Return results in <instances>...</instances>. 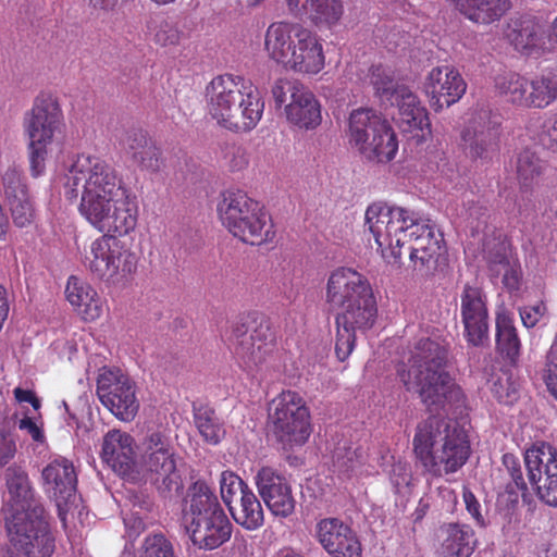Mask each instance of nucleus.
<instances>
[{"instance_id": "f257e3e1", "label": "nucleus", "mask_w": 557, "mask_h": 557, "mask_svg": "<svg viewBox=\"0 0 557 557\" xmlns=\"http://www.w3.org/2000/svg\"><path fill=\"white\" fill-rule=\"evenodd\" d=\"M64 190L67 199L81 195L79 213L102 233L85 256L89 271L107 283L133 273L137 256L116 236L135 230L138 205L115 169L100 157L78 154L65 175Z\"/></svg>"}, {"instance_id": "f03ea898", "label": "nucleus", "mask_w": 557, "mask_h": 557, "mask_svg": "<svg viewBox=\"0 0 557 557\" xmlns=\"http://www.w3.org/2000/svg\"><path fill=\"white\" fill-rule=\"evenodd\" d=\"M366 225L388 263H400L401 249L407 244L410 261L420 271L435 269L445 252L443 235L436 232L430 219L416 211L372 203L366 211Z\"/></svg>"}, {"instance_id": "7ed1b4c3", "label": "nucleus", "mask_w": 557, "mask_h": 557, "mask_svg": "<svg viewBox=\"0 0 557 557\" xmlns=\"http://www.w3.org/2000/svg\"><path fill=\"white\" fill-rule=\"evenodd\" d=\"M206 99L209 116L232 133L251 132L264 111L259 89L240 75L215 76L206 87Z\"/></svg>"}, {"instance_id": "20e7f679", "label": "nucleus", "mask_w": 557, "mask_h": 557, "mask_svg": "<svg viewBox=\"0 0 557 557\" xmlns=\"http://www.w3.org/2000/svg\"><path fill=\"white\" fill-rule=\"evenodd\" d=\"M412 450L423 474L442 478L458 472L471 455L467 433L456 422L430 417L418 424Z\"/></svg>"}, {"instance_id": "39448f33", "label": "nucleus", "mask_w": 557, "mask_h": 557, "mask_svg": "<svg viewBox=\"0 0 557 557\" xmlns=\"http://www.w3.org/2000/svg\"><path fill=\"white\" fill-rule=\"evenodd\" d=\"M448 349L442 343L421 338L412 352L409 369H398V376L408 392L419 394L429 407L444 406L458 401L462 396L461 388L445 371Z\"/></svg>"}, {"instance_id": "423d86ee", "label": "nucleus", "mask_w": 557, "mask_h": 557, "mask_svg": "<svg viewBox=\"0 0 557 557\" xmlns=\"http://www.w3.org/2000/svg\"><path fill=\"white\" fill-rule=\"evenodd\" d=\"M264 49L271 60L301 75H317L325 66L321 38L298 23L274 22L267 28Z\"/></svg>"}, {"instance_id": "0eeeda50", "label": "nucleus", "mask_w": 557, "mask_h": 557, "mask_svg": "<svg viewBox=\"0 0 557 557\" xmlns=\"http://www.w3.org/2000/svg\"><path fill=\"white\" fill-rule=\"evenodd\" d=\"M222 225L228 233L251 246L272 243L276 236L274 223L265 207L243 190H227L218 205Z\"/></svg>"}, {"instance_id": "6e6552de", "label": "nucleus", "mask_w": 557, "mask_h": 557, "mask_svg": "<svg viewBox=\"0 0 557 557\" xmlns=\"http://www.w3.org/2000/svg\"><path fill=\"white\" fill-rule=\"evenodd\" d=\"M24 131L28 136V159L33 177L45 173L46 161L55 134L61 133L64 117L59 100L51 94L38 95L24 115Z\"/></svg>"}, {"instance_id": "1a4fd4ad", "label": "nucleus", "mask_w": 557, "mask_h": 557, "mask_svg": "<svg viewBox=\"0 0 557 557\" xmlns=\"http://www.w3.org/2000/svg\"><path fill=\"white\" fill-rule=\"evenodd\" d=\"M348 139L363 158L377 163L392 161L398 151L394 128L373 109L359 108L350 113Z\"/></svg>"}, {"instance_id": "9d476101", "label": "nucleus", "mask_w": 557, "mask_h": 557, "mask_svg": "<svg viewBox=\"0 0 557 557\" xmlns=\"http://www.w3.org/2000/svg\"><path fill=\"white\" fill-rule=\"evenodd\" d=\"M268 424L284 449L302 446L311 435V414L305 398L283 389L268 405Z\"/></svg>"}, {"instance_id": "9b49d317", "label": "nucleus", "mask_w": 557, "mask_h": 557, "mask_svg": "<svg viewBox=\"0 0 557 557\" xmlns=\"http://www.w3.org/2000/svg\"><path fill=\"white\" fill-rule=\"evenodd\" d=\"M9 541L24 557H51L55 536L44 506H36L25 516L4 521Z\"/></svg>"}, {"instance_id": "f8f14e48", "label": "nucleus", "mask_w": 557, "mask_h": 557, "mask_svg": "<svg viewBox=\"0 0 557 557\" xmlns=\"http://www.w3.org/2000/svg\"><path fill=\"white\" fill-rule=\"evenodd\" d=\"M141 462L158 492L166 497L182 487L177 455L170 437L161 431L148 433L141 443Z\"/></svg>"}, {"instance_id": "ddd939ff", "label": "nucleus", "mask_w": 557, "mask_h": 557, "mask_svg": "<svg viewBox=\"0 0 557 557\" xmlns=\"http://www.w3.org/2000/svg\"><path fill=\"white\" fill-rule=\"evenodd\" d=\"M339 309L335 315V355L343 362L354 351L357 335L374 326L379 309L373 290Z\"/></svg>"}, {"instance_id": "4468645a", "label": "nucleus", "mask_w": 557, "mask_h": 557, "mask_svg": "<svg viewBox=\"0 0 557 557\" xmlns=\"http://www.w3.org/2000/svg\"><path fill=\"white\" fill-rule=\"evenodd\" d=\"M228 343L239 364L247 371L267 362L276 346L275 336L267 320L260 321L252 330L242 321L234 322Z\"/></svg>"}, {"instance_id": "2eb2a0df", "label": "nucleus", "mask_w": 557, "mask_h": 557, "mask_svg": "<svg viewBox=\"0 0 557 557\" xmlns=\"http://www.w3.org/2000/svg\"><path fill=\"white\" fill-rule=\"evenodd\" d=\"M502 124L490 111L471 114L460 133V146L471 160L491 161L500 150Z\"/></svg>"}, {"instance_id": "dca6fc26", "label": "nucleus", "mask_w": 557, "mask_h": 557, "mask_svg": "<svg viewBox=\"0 0 557 557\" xmlns=\"http://www.w3.org/2000/svg\"><path fill=\"white\" fill-rule=\"evenodd\" d=\"M97 395L121 421H132L139 409L135 383L120 369H102L97 379Z\"/></svg>"}, {"instance_id": "f3484780", "label": "nucleus", "mask_w": 557, "mask_h": 557, "mask_svg": "<svg viewBox=\"0 0 557 557\" xmlns=\"http://www.w3.org/2000/svg\"><path fill=\"white\" fill-rule=\"evenodd\" d=\"M530 483L539 497L557 507V450L547 443L528 449L524 457Z\"/></svg>"}, {"instance_id": "a211bd4d", "label": "nucleus", "mask_w": 557, "mask_h": 557, "mask_svg": "<svg viewBox=\"0 0 557 557\" xmlns=\"http://www.w3.org/2000/svg\"><path fill=\"white\" fill-rule=\"evenodd\" d=\"M460 317L468 345L483 346L490 339L487 297L479 286L466 284L460 294Z\"/></svg>"}, {"instance_id": "6ab92c4d", "label": "nucleus", "mask_w": 557, "mask_h": 557, "mask_svg": "<svg viewBox=\"0 0 557 557\" xmlns=\"http://www.w3.org/2000/svg\"><path fill=\"white\" fill-rule=\"evenodd\" d=\"M422 90L431 108L438 112L458 102L467 90L460 72L450 65L433 67L424 78Z\"/></svg>"}, {"instance_id": "aec40b11", "label": "nucleus", "mask_w": 557, "mask_h": 557, "mask_svg": "<svg viewBox=\"0 0 557 557\" xmlns=\"http://www.w3.org/2000/svg\"><path fill=\"white\" fill-rule=\"evenodd\" d=\"M44 488L54 499L58 517L66 522L67 505L75 499L77 474L72 461L59 457L51 460L41 472Z\"/></svg>"}, {"instance_id": "412c9836", "label": "nucleus", "mask_w": 557, "mask_h": 557, "mask_svg": "<svg viewBox=\"0 0 557 557\" xmlns=\"http://www.w3.org/2000/svg\"><path fill=\"white\" fill-rule=\"evenodd\" d=\"M392 103L398 108L396 123L399 129L417 145L431 136V122L426 108L419 97L406 86L396 89Z\"/></svg>"}, {"instance_id": "4be33fe9", "label": "nucleus", "mask_w": 557, "mask_h": 557, "mask_svg": "<svg viewBox=\"0 0 557 557\" xmlns=\"http://www.w3.org/2000/svg\"><path fill=\"white\" fill-rule=\"evenodd\" d=\"M5 491L2 498L1 515L3 520L25 516L36 506H42L34 496L27 472L20 466L12 465L4 472Z\"/></svg>"}, {"instance_id": "5701e85b", "label": "nucleus", "mask_w": 557, "mask_h": 557, "mask_svg": "<svg viewBox=\"0 0 557 557\" xmlns=\"http://www.w3.org/2000/svg\"><path fill=\"white\" fill-rule=\"evenodd\" d=\"M314 537L331 557H361L357 533L338 518H323L314 528Z\"/></svg>"}, {"instance_id": "b1692460", "label": "nucleus", "mask_w": 557, "mask_h": 557, "mask_svg": "<svg viewBox=\"0 0 557 557\" xmlns=\"http://www.w3.org/2000/svg\"><path fill=\"white\" fill-rule=\"evenodd\" d=\"M256 485L269 510L287 518L295 511L296 499L287 479L271 467H262L256 474Z\"/></svg>"}, {"instance_id": "393cba45", "label": "nucleus", "mask_w": 557, "mask_h": 557, "mask_svg": "<svg viewBox=\"0 0 557 557\" xmlns=\"http://www.w3.org/2000/svg\"><path fill=\"white\" fill-rule=\"evenodd\" d=\"M372 290L369 280L363 274L352 268L339 267L327 277L325 302L333 309H339Z\"/></svg>"}, {"instance_id": "a878e982", "label": "nucleus", "mask_w": 557, "mask_h": 557, "mask_svg": "<svg viewBox=\"0 0 557 557\" xmlns=\"http://www.w3.org/2000/svg\"><path fill=\"white\" fill-rule=\"evenodd\" d=\"M100 457L120 476L134 478L136 450L135 440L129 433L110 430L103 436Z\"/></svg>"}, {"instance_id": "bb28decb", "label": "nucleus", "mask_w": 557, "mask_h": 557, "mask_svg": "<svg viewBox=\"0 0 557 557\" xmlns=\"http://www.w3.org/2000/svg\"><path fill=\"white\" fill-rule=\"evenodd\" d=\"M4 200L16 227L24 228L35 222L36 212L22 172L9 168L2 175Z\"/></svg>"}, {"instance_id": "cd10ccee", "label": "nucleus", "mask_w": 557, "mask_h": 557, "mask_svg": "<svg viewBox=\"0 0 557 557\" xmlns=\"http://www.w3.org/2000/svg\"><path fill=\"white\" fill-rule=\"evenodd\" d=\"M186 531L195 546L212 550L230 541L233 525L225 511L222 510L201 519L189 520Z\"/></svg>"}, {"instance_id": "c85d7f7f", "label": "nucleus", "mask_w": 557, "mask_h": 557, "mask_svg": "<svg viewBox=\"0 0 557 557\" xmlns=\"http://www.w3.org/2000/svg\"><path fill=\"white\" fill-rule=\"evenodd\" d=\"M290 13L296 17L306 16L317 27L332 28L344 15L342 0H286Z\"/></svg>"}, {"instance_id": "c756f323", "label": "nucleus", "mask_w": 557, "mask_h": 557, "mask_svg": "<svg viewBox=\"0 0 557 557\" xmlns=\"http://www.w3.org/2000/svg\"><path fill=\"white\" fill-rule=\"evenodd\" d=\"M284 107L287 122L301 131H313L322 122L321 103L308 88L297 90Z\"/></svg>"}, {"instance_id": "7c9ffc66", "label": "nucleus", "mask_w": 557, "mask_h": 557, "mask_svg": "<svg viewBox=\"0 0 557 557\" xmlns=\"http://www.w3.org/2000/svg\"><path fill=\"white\" fill-rule=\"evenodd\" d=\"M65 297L86 322L96 321L103 313V299L91 285L77 276L72 275L67 278Z\"/></svg>"}, {"instance_id": "2f4dec72", "label": "nucleus", "mask_w": 557, "mask_h": 557, "mask_svg": "<svg viewBox=\"0 0 557 557\" xmlns=\"http://www.w3.org/2000/svg\"><path fill=\"white\" fill-rule=\"evenodd\" d=\"M122 145L125 154L140 170L152 173L160 170L162 163L160 149L143 129L126 132Z\"/></svg>"}, {"instance_id": "473e14b6", "label": "nucleus", "mask_w": 557, "mask_h": 557, "mask_svg": "<svg viewBox=\"0 0 557 557\" xmlns=\"http://www.w3.org/2000/svg\"><path fill=\"white\" fill-rule=\"evenodd\" d=\"M475 546V533L470 525L447 523L441 528L438 557H470Z\"/></svg>"}, {"instance_id": "72a5a7b5", "label": "nucleus", "mask_w": 557, "mask_h": 557, "mask_svg": "<svg viewBox=\"0 0 557 557\" xmlns=\"http://www.w3.org/2000/svg\"><path fill=\"white\" fill-rule=\"evenodd\" d=\"M222 510L218 496L207 482L198 480L189 486L184 508L186 524L189 520L201 519Z\"/></svg>"}, {"instance_id": "f704fd0d", "label": "nucleus", "mask_w": 557, "mask_h": 557, "mask_svg": "<svg viewBox=\"0 0 557 557\" xmlns=\"http://www.w3.org/2000/svg\"><path fill=\"white\" fill-rule=\"evenodd\" d=\"M469 21L490 25L499 21L511 8L510 0H449Z\"/></svg>"}, {"instance_id": "c9c22d12", "label": "nucleus", "mask_w": 557, "mask_h": 557, "mask_svg": "<svg viewBox=\"0 0 557 557\" xmlns=\"http://www.w3.org/2000/svg\"><path fill=\"white\" fill-rule=\"evenodd\" d=\"M496 350L510 366H517L521 355V341L512 315L502 310L496 313Z\"/></svg>"}, {"instance_id": "e433bc0d", "label": "nucleus", "mask_w": 557, "mask_h": 557, "mask_svg": "<svg viewBox=\"0 0 557 557\" xmlns=\"http://www.w3.org/2000/svg\"><path fill=\"white\" fill-rule=\"evenodd\" d=\"M498 95L509 104L531 109L532 79L519 73H508L495 81Z\"/></svg>"}, {"instance_id": "4c0bfd02", "label": "nucleus", "mask_w": 557, "mask_h": 557, "mask_svg": "<svg viewBox=\"0 0 557 557\" xmlns=\"http://www.w3.org/2000/svg\"><path fill=\"white\" fill-rule=\"evenodd\" d=\"M234 521L246 530L253 531L263 525L264 511L257 495L246 491L238 499L237 505L228 508Z\"/></svg>"}, {"instance_id": "58836bf2", "label": "nucleus", "mask_w": 557, "mask_h": 557, "mask_svg": "<svg viewBox=\"0 0 557 557\" xmlns=\"http://www.w3.org/2000/svg\"><path fill=\"white\" fill-rule=\"evenodd\" d=\"M156 45L161 47L177 46L183 38L178 25L163 15L152 16L147 23Z\"/></svg>"}, {"instance_id": "ea45409f", "label": "nucleus", "mask_w": 557, "mask_h": 557, "mask_svg": "<svg viewBox=\"0 0 557 557\" xmlns=\"http://www.w3.org/2000/svg\"><path fill=\"white\" fill-rule=\"evenodd\" d=\"M557 100V75L532 78L531 108L545 109Z\"/></svg>"}, {"instance_id": "a19ab883", "label": "nucleus", "mask_w": 557, "mask_h": 557, "mask_svg": "<svg viewBox=\"0 0 557 557\" xmlns=\"http://www.w3.org/2000/svg\"><path fill=\"white\" fill-rule=\"evenodd\" d=\"M195 423L200 435L209 444L216 445L225 434L214 410L209 407H201L196 410Z\"/></svg>"}, {"instance_id": "79ce46f5", "label": "nucleus", "mask_w": 557, "mask_h": 557, "mask_svg": "<svg viewBox=\"0 0 557 557\" xmlns=\"http://www.w3.org/2000/svg\"><path fill=\"white\" fill-rule=\"evenodd\" d=\"M250 488L248 485L231 470H225L220 476V494L227 508L234 505V502Z\"/></svg>"}, {"instance_id": "37998d69", "label": "nucleus", "mask_w": 557, "mask_h": 557, "mask_svg": "<svg viewBox=\"0 0 557 557\" xmlns=\"http://www.w3.org/2000/svg\"><path fill=\"white\" fill-rule=\"evenodd\" d=\"M370 82L375 89V94L389 101L395 98L396 89L401 87L395 85L392 71L382 64L371 67Z\"/></svg>"}, {"instance_id": "c03bdc74", "label": "nucleus", "mask_w": 557, "mask_h": 557, "mask_svg": "<svg viewBox=\"0 0 557 557\" xmlns=\"http://www.w3.org/2000/svg\"><path fill=\"white\" fill-rule=\"evenodd\" d=\"M543 172L541 160L530 150H523L517 159V175L522 185L529 186Z\"/></svg>"}, {"instance_id": "a18cd8bd", "label": "nucleus", "mask_w": 557, "mask_h": 557, "mask_svg": "<svg viewBox=\"0 0 557 557\" xmlns=\"http://www.w3.org/2000/svg\"><path fill=\"white\" fill-rule=\"evenodd\" d=\"M139 557H177L173 543L163 533L145 537Z\"/></svg>"}, {"instance_id": "49530a36", "label": "nucleus", "mask_w": 557, "mask_h": 557, "mask_svg": "<svg viewBox=\"0 0 557 557\" xmlns=\"http://www.w3.org/2000/svg\"><path fill=\"white\" fill-rule=\"evenodd\" d=\"M305 86L297 82H292L287 78H278L274 82L272 86V97L275 102L276 108H281L282 106H286L289 101L295 99V92L297 90L304 89Z\"/></svg>"}, {"instance_id": "de8ad7c7", "label": "nucleus", "mask_w": 557, "mask_h": 557, "mask_svg": "<svg viewBox=\"0 0 557 557\" xmlns=\"http://www.w3.org/2000/svg\"><path fill=\"white\" fill-rule=\"evenodd\" d=\"M389 481L395 488V493H403L405 488L411 485L412 471L410 465L401 461L394 462L389 471Z\"/></svg>"}, {"instance_id": "09e8293b", "label": "nucleus", "mask_w": 557, "mask_h": 557, "mask_svg": "<svg viewBox=\"0 0 557 557\" xmlns=\"http://www.w3.org/2000/svg\"><path fill=\"white\" fill-rule=\"evenodd\" d=\"M540 144L552 152H557V113L547 117L539 133Z\"/></svg>"}, {"instance_id": "8fccbe9b", "label": "nucleus", "mask_w": 557, "mask_h": 557, "mask_svg": "<svg viewBox=\"0 0 557 557\" xmlns=\"http://www.w3.org/2000/svg\"><path fill=\"white\" fill-rule=\"evenodd\" d=\"M503 463L507 468L517 491L522 493L527 492V482L523 479L521 465L518 458L511 454H505L503 456Z\"/></svg>"}, {"instance_id": "3c124183", "label": "nucleus", "mask_w": 557, "mask_h": 557, "mask_svg": "<svg viewBox=\"0 0 557 557\" xmlns=\"http://www.w3.org/2000/svg\"><path fill=\"white\" fill-rule=\"evenodd\" d=\"M544 381L547 389L557 399V347L547 355Z\"/></svg>"}, {"instance_id": "603ef678", "label": "nucleus", "mask_w": 557, "mask_h": 557, "mask_svg": "<svg viewBox=\"0 0 557 557\" xmlns=\"http://www.w3.org/2000/svg\"><path fill=\"white\" fill-rule=\"evenodd\" d=\"M546 312V306L543 301L532 306H524L519 309L522 324L528 327H534Z\"/></svg>"}, {"instance_id": "864d4df0", "label": "nucleus", "mask_w": 557, "mask_h": 557, "mask_svg": "<svg viewBox=\"0 0 557 557\" xmlns=\"http://www.w3.org/2000/svg\"><path fill=\"white\" fill-rule=\"evenodd\" d=\"M462 498L466 506L467 511L472 517V519L475 521V523L480 527L485 525L484 517L481 512V504L475 497V495L472 493V491L463 486L462 488Z\"/></svg>"}, {"instance_id": "5fc2aeb1", "label": "nucleus", "mask_w": 557, "mask_h": 557, "mask_svg": "<svg viewBox=\"0 0 557 557\" xmlns=\"http://www.w3.org/2000/svg\"><path fill=\"white\" fill-rule=\"evenodd\" d=\"M16 454V444L12 435L0 430V467L8 465Z\"/></svg>"}, {"instance_id": "6e6d98bb", "label": "nucleus", "mask_w": 557, "mask_h": 557, "mask_svg": "<svg viewBox=\"0 0 557 557\" xmlns=\"http://www.w3.org/2000/svg\"><path fill=\"white\" fill-rule=\"evenodd\" d=\"M17 428L21 431L26 432L34 442L42 443L45 441V433L42 428L38 425L37 422L28 416L23 417L17 422Z\"/></svg>"}, {"instance_id": "4d7b16f0", "label": "nucleus", "mask_w": 557, "mask_h": 557, "mask_svg": "<svg viewBox=\"0 0 557 557\" xmlns=\"http://www.w3.org/2000/svg\"><path fill=\"white\" fill-rule=\"evenodd\" d=\"M249 160L247 151L240 146H233L231 148V157L227 166L233 172H238L248 166Z\"/></svg>"}, {"instance_id": "13d9d810", "label": "nucleus", "mask_w": 557, "mask_h": 557, "mask_svg": "<svg viewBox=\"0 0 557 557\" xmlns=\"http://www.w3.org/2000/svg\"><path fill=\"white\" fill-rule=\"evenodd\" d=\"M124 524L126 533L129 539H137L146 529L144 520L134 513H131L124 518Z\"/></svg>"}, {"instance_id": "bf43d9fd", "label": "nucleus", "mask_w": 557, "mask_h": 557, "mask_svg": "<svg viewBox=\"0 0 557 557\" xmlns=\"http://www.w3.org/2000/svg\"><path fill=\"white\" fill-rule=\"evenodd\" d=\"M13 394L18 403H28L35 410L40 409L41 401L33 391L16 387L14 388Z\"/></svg>"}, {"instance_id": "052dcab7", "label": "nucleus", "mask_w": 557, "mask_h": 557, "mask_svg": "<svg viewBox=\"0 0 557 557\" xmlns=\"http://www.w3.org/2000/svg\"><path fill=\"white\" fill-rule=\"evenodd\" d=\"M535 34L529 32L527 28L520 30V33L513 38L515 46L518 50H527L535 45Z\"/></svg>"}, {"instance_id": "680f3d73", "label": "nucleus", "mask_w": 557, "mask_h": 557, "mask_svg": "<svg viewBox=\"0 0 557 557\" xmlns=\"http://www.w3.org/2000/svg\"><path fill=\"white\" fill-rule=\"evenodd\" d=\"M438 495L443 498L442 507L447 510L453 508L457 503V495L449 486H440L437 488Z\"/></svg>"}, {"instance_id": "e2e57ef3", "label": "nucleus", "mask_w": 557, "mask_h": 557, "mask_svg": "<svg viewBox=\"0 0 557 557\" xmlns=\"http://www.w3.org/2000/svg\"><path fill=\"white\" fill-rule=\"evenodd\" d=\"M10 305L7 288L0 284V331L8 319Z\"/></svg>"}, {"instance_id": "0e129e2a", "label": "nucleus", "mask_w": 557, "mask_h": 557, "mask_svg": "<svg viewBox=\"0 0 557 557\" xmlns=\"http://www.w3.org/2000/svg\"><path fill=\"white\" fill-rule=\"evenodd\" d=\"M430 510V503L429 499L425 497L420 498L418 502V505L416 509L413 510L411 517L413 523H419L423 520V518L426 516V513Z\"/></svg>"}, {"instance_id": "69168bd1", "label": "nucleus", "mask_w": 557, "mask_h": 557, "mask_svg": "<svg viewBox=\"0 0 557 557\" xmlns=\"http://www.w3.org/2000/svg\"><path fill=\"white\" fill-rule=\"evenodd\" d=\"M493 262L499 263V264L508 263L505 255H497L496 258L493 260Z\"/></svg>"}, {"instance_id": "338daca9", "label": "nucleus", "mask_w": 557, "mask_h": 557, "mask_svg": "<svg viewBox=\"0 0 557 557\" xmlns=\"http://www.w3.org/2000/svg\"><path fill=\"white\" fill-rule=\"evenodd\" d=\"M552 36L557 41V17L554 20L552 25Z\"/></svg>"}, {"instance_id": "774afa93", "label": "nucleus", "mask_w": 557, "mask_h": 557, "mask_svg": "<svg viewBox=\"0 0 557 557\" xmlns=\"http://www.w3.org/2000/svg\"><path fill=\"white\" fill-rule=\"evenodd\" d=\"M284 557H305V556L292 552V553H287Z\"/></svg>"}]
</instances>
